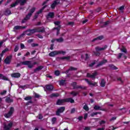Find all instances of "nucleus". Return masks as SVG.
<instances>
[{
	"label": "nucleus",
	"instance_id": "obj_1",
	"mask_svg": "<svg viewBox=\"0 0 130 130\" xmlns=\"http://www.w3.org/2000/svg\"><path fill=\"white\" fill-rule=\"evenodd\" d=\"M15 111V109H14V107H11L10 109V110L8 113L5 114L4 116L6 117V118H10L12 115H13V114L14 113V112Z\"/></svg>",
	"mask_w": 130,
	"mask_h": 130
},
{
	"label": "nucleus",
	"instance_id": "obj_2",
	"mask_svg": "<svg viewBox=\"0 0 130 130\" xmlns=\"http://www.w3.org/2000/svg\"><path fill=\"white\" fill-rule=\"evenodd\" d=\"M71 86L73 87V89H83V90H85L86 89V87H82V86L80 85H77V82H74L71 83Z\"/></svg>",
	"mask_w": 130,
	"mask_h": 130
},
{
	"label": "nucleus",
	"instance_id": "obj_3",
	"mask_svg": "<svg viewBox=\"0 0 130 130\" xmlns=\"http://www.w3.org/2000/svg\"><path fill=\"white\" fill-rule=\"evenodd\" d=\"M21 63L23 66H28V68H29V69H32V68H33V64H32L31 61H22L21 62Z\"/></svg>",
	"mask_w": 130,
	"mask_h": 130
},
{
	"label": "nucleus",
	"instance_id": "obj_4",
	"mask_svg": "<svg viewBox=\"0 0 130 130\" xmlns=\"http://www.w3.org/2000/svg\"><path fill=\"white\" fill-rule=\"evenodd\" d=\"M64 110H66V107H61L58 108L56 112V115L59 116L60 115V113H62Z\"/></svg>",
	"mask_w": 130,
	"mask_h": 130
},
{
	"label": "nucleus",
	"instance_id": "obj_5",
	"mask_svg": "<svg viewBox=\"0 0 130 130\" xmlns=\"http://www.w3.org/2000/svg\"><path fill=\"white\" fill-rule=\"evenodd\" d=\"M12 57H13L12 56H7L4 60L5 63L6 64H10V63H11V61H12Z\"/></svg>",
	"mask_w": 130,
	"mask_h": 130
},
{
	"label": "nucleus",
	"instance_id": "obj_6",
	"mask_svg": "<svg viewBox=\"0 0 130 130\" xmlns=\"http://www.w3.org/2000/svg\"><path fill=\"white\" fill-rule=\"evenodd\" d=\"M13 126V123L10 122L8 125H4V129L5 130H11L12 127Z\"/></svg>",
	"mask_w": 130,
	"mask_h": 130
},
{
	"label": "nucleus",
	"instance_id": "obj_7",
	"mask_svg": "<svg viewBox=\"0 0 130 130\" xmlns=\"http://www.w3.org/2000/svg\"><path fill=\"white\" fill-rule=\"evenodd\" d=\"M45 91H52L53 90V86L51 85H46V88L44 87Z\"/></svg>",
	"mask_w": 130,
	"mask_h": 130
},
{
	"label": "nucleus",
	"instance_id": "obj_8",
	"mask_svg": "<svg viewBox=\"0 0 130 130\" xmlns=\"http://www.w3.org/2000/svg\"><path fill=\"white\" fill-rule=\"evenodd\" d=\"M106 48H107V45H105L103 48L96 47H95V50L98 52V51H103V50H105Z\"/></svg>",
	"mask_w": 130,
	"mask_h": 130
},
{
	"label": "nucleus",
	"instance_id": "obj_9",
	"mask_svg": "<svg viewBox=\"0 0 130 130\" xmlns=\"http://www.w3.org/2000/svg\"><path fill=\"white\" fill-rule=\"evenodd\" d=\"M107 62V60L106 59H104L100 61L96 66V68H99V67H101L103 66V64H105Z\"/></svg>",
	"mask_w": 130,
	"mask_h": 130
},
{
	"label": "nucleus",
	"instance_id": "obj_10",
	"mask_svg": "<svg viewBox=\"0 0 130 130\" xmlns=\"http://www.w3.org/2000/svg\"><path fill=\"white\" fill-rule=\"evenodd\" d=\"M36 11V8L32 7L31 9L29 10V12L28 13L27 15L28 17L30 18V17L32 16L33 13Z\"/></svg>",
	"mask_w": 130,
	"mask_h": 130
},
{
	"label": "nucleus",
	"instance_id": "obj_11",
	"mask_svg": "<svg viewBox=\"0 0 130 130\" xmlns=\"http://www.w3.org/2000/svg\"><path fill=\"white\" fill-rule=\"evenodd\" d=\"M49 18L51 19H53V18H54V13L49 12L46 16V18L47 19L49 20Z\"/></svg>",
	"mask_w": 130,
	"mask_h": 130
},
{
	"label": "nucleus",
	"instance_id": "obj_12",
	"mask_svg": "<svg viewBox=\"0 0 130 130\" xmlns=\"http://www.w3.org/2000/svg\"><path fill=\"white\" fill-rule=\"evenodd\" d=\"M121 57H123L124 59H126V56H125L124 55V53H120L119 54H118V56L117 57V58H118V59H120V58H121Z\"/></svg>",
	"mask_w": 130,
	"mask_h": 130
},
{
	"label": "nucleus",
	"instance_id": "obj_13",
	"mask_svg": "<svg viewBox=\"0 0 130 130\" xmlns=\"http://www.w3.org/2000/svg\"><path fill=\"white\" fill-rule=\"evenodd\" d=\"M27 26H22L20 25H16L14 27V30H20L21 29H26Z\"/></svg>",
	"mask_w": 130,
	"mask_h": 130
},
{
	"label": "nucleus",
	"instance_id": "obj_14",
	"mask_svg": "<svg viewBox=\"0 0 130 130\" xmlns=\"http://www.w3.org/2000/svg\"><path fill=\"white\" fill-rule=\"evenodd\" d=\"M66 103V99L64 100H58L56 104L57 105H62L63 103Z\"/></svg>",
	"mask_w": 130,
	"mask_h": 130
},
{
	"label": "nucleus",
	"instance_id": "obj_15",
	"mask_svg": "<svg viewBox=\"0 0 130 130\" xmlns=\"http://www.w3.org/2000/svg\"><path fill=\"white\" fill-rule=\"evenodd\" d=\"M37 32L38 33H44V32H45V28L42 27H40L39 28H37Z\"/></svg>",
	"mask_w": 130,
	"mask_h": 130
},
{
	"label": "nucleus",
	"instance_id": "obj_16",
	"mask_svg": "<svg viewBox=\"0 0 130 130\" xmlns=\"http://www.w3.org/2000/svg\"><path fill=\"white\" fill-rule=\"evenodd\" d=\"M87 76L89 78L95 79V77L97 76V72H94L92 75H91L90 73H87Z\"/></svg>",
	"mask_w": 130,
	"mask_h": 130
},
{
	"label": "nucleus",
	"instance_id": "obj_17",
	"mask_svg": "<svg viewBox=\"0 0 130 130\" xmlns=\"http://www.w3.org/2000/svg\"><path fill=\"white\" fill-rule=\"evenodd\" d=\"M85 81L87 82V83H88V85H89V86H96V85H97V82H93L92 83V82L89 81V80L88 79H85Z\"/></svg>",
	"mask_w": 130,
	"mask_h": 130
},
{
	"label": "nucleus",
	"instance_id": "obj_18",
	"mask_svg": "<svg viewBox=\"0 0 130 130\" xmlns=\"http://www.w3.org/2000/svg\"><path fill=\"white\" fill-rule=\"evenodd\" d=\"M11 77L13 78H20L21 74L19 73H13L11 74Z\"/></svg>",
	"mask_w": 130,
	"mask_h": 130
},
{
	"label": "nucleus",
	"instance_id": "obj_19",
	"mask_svg": "<svg viewBox=\"0 0 130 130\" xmlns=\"http://www.w3.org/2000/svg\"><path fill=\"white\" fill-rule=\"evenodd\" d=\"M93 109H94V110H102V111H105V109H101V107L97 105H95L93 107Z\"/></svg>",
	"mask_w": 130,
	"mask_h": 130
},
{
	"label": "nucleus",
	"instance_id": "obj_20",
	"mask_svg": "<svg viewBox=\"0 0 130 130\" xmlns=\"http://www.w3.org/2000/svg\"><path fill=\"white\" fill-rule=\"evenodd\" d=\"M43 66H40L37 68L36 69L34 70V73H37V72H40L42 69H43Z\"/></svg>",
	"mask_w": 130,
	"mask_h": 130
},
{
	"label": "nucleus",
	"instance_id": "obj_21",
	"mask_svg": "<svg viewBox=\"0 0 130 130\" xmlns=\"http://www.w3.org/2000/svg\"><path fill=\"white\" fill-rule=\"evenodd\" d=\"M49 56L53 57L55 56V55H57V51H54L52 52H51L49 54Z\"/></svg>",
	"mask_w": 130,
	"mask_h": 130
},
{
	"label": "nucleus",
	"instance_id": "obj_22",
	"mask_svg": "<svg viewBox=\"0 0 130 130\" xmlns=\"http://www.w3.org/2000/svg\"><path fill=\"white\" fill-rule=\"evenodd\" d=\"M29 19H30V17L29 16H28L27 15L26 16V17L22 19L21 23L22 24H24V23H26L27 22V21H28V20H29Z\"/></svg>",
	"mask_w": 130,
	"mask_h": 130
},
{
	"label": "nucleus",
	"instance_id": "obj_23",
	"mask_svg": "<svg viewBox=\"0 0 130 130\" xmlns=\"http://www.w3.org/2000/svg\"><path fill=\"white\" fill-rule=\"evenodd\" d=\"M26 32H29L32 35V34H34V33H36V32H37V31L36 28H34L32 29H27L26 30Z\"/></svg>",
	"mask_w": 130,
	"mask_h": 130
},
{
	"label": "nucleus",
	"instance_id": "obj_24",
	"mask_svg": "<svg viewBox=\"0 0 130 130\" xmlns=\"http://www.w3.org/2000/svg\"><path fill=\"white\" fill-rule=\"evenodd\" d=\"M81 58L82 59H84L85 60H88V59H89V58H90V57L89 56V54L87 53L85 54V57L84 56V55H81Z\"/></svg>",
	"mask_w": 130,
	"mask_h": 130
},
{
	"label": "nucleus",
	"instance_id": "obj_25",
	"mask_svg": "<svg viewBox=\"0 0 130 130\" xmlns=\"http://www.w3.org/2000/svg\"><path fill=\"white\" fill-rule=\"evenodd\" d=\"M4 14H5V16H9V15H11V14H12V12H11V10H10L9 9H7L5 10Z\"/></svg>",
	"mask_w": 130,
	"mask_h": 130
},
{
	"label": "nucleus",
	"instance_id": "obj_26",
	"mask_svg": "<svg viewBox=\"0 0 130 130\" xmlns=\"http://www.w3.org/2000/svg\"><path fill=\"white\" fill-rule=\"evenodd\" d=\"M65 102H70V103H75V100H74L72 98H68L65 99Z\"/></svg>",
	"mask_w": 130,
	"mask_h": 130
},
{
	"label": "nucleus",
	"instance_id": "obj_27",
	"mask_svg": "<svg viewBox=\"0 0 130 130\" xmlns=\"http://www.w3.org/2000/svg\"><path fill=\"white\" fill-rule=\"evenodd\" d=\"M106 84V82H105V80L104 79H102L100 83L101 87H105Z\"/></svg>",
	"mask_w": 130,
	"mask_h": 130
},
{
	"label": "nucleus",
	"instance_id": "obj_28",
	"mask_svg": "<svg viewBox=\"0 0 130 130\" xmlns=\"http://www.w3.org/2000/svg\"><path fill=\"white\" fill-rule=\"evenodd\" d=\"M0 79H2V80H4L5 81H9V79L7 78L6 76H5L2 74H0Z\"/></svg>",
	"mask_w": 130,
	"mask_h": 130
},
{
	"label": "nucleus",
	"instance_id": "obj_29",
	"mask_svg": "<svg viewBox=\"0 0 130 130\" xmlns=\"http://www.w3.org/2000/svg\"><path fill=\"white\" fill-rule=\"evenodd\" d=\"M71 95H73V97H76L77 95H79V91H72L70 92Z\"/></svg>",
	"mask_w": 130,
	"mask_h": 130
},
{
	"label": "nucleus",
	"instance_id": "obj_30",
	"mask_svg": "<svg viewBox=\"0 0 130 130\" xmlns=\"http://www.w3.org/2000/svg\"><path fill=\"white\" fill-rule=\"evenodd\" d=\"M21 1V0H17L16 2H15V3L11 4V8H14V7H16V6L18 5V4L19 3H20V1Z\"/></svg>",
	"mask_w": 130,
	"mask_h": 130
},
{
	"label": "nucleus",
	"instance_id": "obj_31",
	"mask_svg": "<svg viewBox=\"0 0 130 130\" xmlns=\"http://www.w3.org/2000/svg\"><path fill=\"white\" fill-rule=\"evenodd\" d=\"M57 5L58 4H56V1H54L53 3L51 5V9H55V7H56V6H57Z\"/></svg>",
	"mask_w": 130,
	"mask_h": 130
},
{
	"label": "nucleus",
	"instance_id": "obj_32",
	"mask_svg": "<svg viewBox=\"0 0 130 130\" xmlns=\"http://www.w3.org/2000/svg\"><path fill=\"white\" fill-rule=\"evenodd\" d=\"M46 7H47V5H45L41 9H40L39 11L37 12V14L39 15V14H41L42 13V11H43V10H44V9H45Z\"/></svg>",
	"mask_w": 130,
	"mask_h": 130
},
{
	"label": "nucleus",
	"instance_id": "obj_33",
	"mask_svg": "<svg viewBox=\"0 0 130 130\" xmlns=\"http://www.w3.org/2000/svg\"><path fill=\"white\" fill-rule=\"evenodd\" d=\"M59 96V94L58 93H53L50 95L49 97L50 98H53V97H58Z\"/></svg>",
	"mask_w": 130,
	"mask_h": 130
},
{
	"label": "nucleus",
	"instance_id": "obj_34",
	"mask_svg": "<svg viewBox=\"0 0 130 130\" xmlns=\"http://www.w3.org/2000/svg\"><path fill=\"white\" fill-rule=\"evenodd\" d=\"M109 67L110 68V69H111V70H117V67L112 64H109Z\"/></svg>",
	"mask_w": 130,
	"mask_h": 130
},
{
	"label": "nucleus",
	"instance_id": "obj_35",
	"mask_svg": "<svg viewBox=\"0 0 130 130\" xmlns=\"http://www.w3.org/2000/svg\"><path fill=\"white\" fill-rule=\"evenodd\" d=\"M57 54H62L63 55H64L66 53H67V52L65 51H57Z\"/></svg>",
	"mask_w": 130,
	"mask_h": 130
},
{
	"label": "nucleus",
	"instance_id": "obj_36",
	"mask_svg": "<svg viewBox=\"0 0 130 130\" xmlns=\"http://www.w3.org/2000/svg\"><path fill=\"white\" fill-rule=\"evenodd\" d=\"M66 80H61V81H60V86H64V85H66Z\"/></svg>",
	"mask_w": 130,
	"mask_h": 130
},
{
	"label": "nucleus",
	"instance_id": "obj_37",
	"mask_svg": "<svg viewBox=\"0 0 130 130\" xmlns=\"http://www.w3.org/2000/svg\"><path fill=\"white\" fill-rule=\"evenodd\" d=\"M56 41L59 43H61V42H63V38H60L59 39H56Z\"/></svg>",
	"mask_w": 130,
	"mask_h": 130
},
{
	"label": "nucleus",
	"instance_id": "obj_38",
	"mask_svg": "<svg viewBox=\"0 0 130 130\" xmlns=\"http://www.w3.org/2000/svg\"><path fill=\"white\" fill-rule=\"evenodd\" d=\"M27 1L28 0H22L20 2H19L20 6H24L27 3Z\"/></svg>",
	"mask_w": 130,
	"mask_h": 130
},
{
	"label": "nucleus",
	"instance_id": "obj_39",
	"mask_svg": "<svg viewBox=\"0 0 130 130\" xmlns=\"http://www.w3.org/2000/svg\"><path fill=\"white\" fill-rule=\"evenodd\" d=\"M13 100L11 99L10 98H7L6 99V102H7V103H12L13 102Z\"/></svg>",
	"mask_w": 130,
	"mask_h": 130
},
{
	"label": "nucleus",
	"instance_id": "obj_40",
	"mask_svg": "<svg viewBox=\"0 0 130 130\" xmlns=\"http://www.w3.org/2000/svg\"><path fill=\"white\" fill-rule=\"evenodd\" d=\"M109 21H107V22H104L103 23V25L101 27L102 28H104V27H106L107 26V25H109Z\"/></svg>",
	"mask_w": 130,
	"mask_h": 130
},
{
	"label": "nucleus",
	"instance_id": "obj_41",
	"mask_svg": "<svg viewBox=\"0 0 130 130\" xmlns=\"http://www.w3.org/2000/svg\"><path fill=\"white\" fill-rule=\"evenodd\" d=\"M63 59H66V60H67L68 61H70V59H71V56H66V57H62V58Z\"/></svg>",
	"mask_w": 130,
	"mask_h": 130
},
{
	"label": "nucleus",
	"instance_id": "obj_42",
	"mask_svg": "<svg viewBox=\"0 0 130 130\" xmlns=\"http://www.w3.org/2000/svg\"><path fill=\"white\" fill-rule=\"evenodd\" d=\"M83 109L85 110V111H89V107L86 104L83 106Z\"/></svg>",
	"mask_w": 130,
	"mask_h": 130
},
{
	"label": "nucleus",
	"instance_id": "obj_43",
	"mask_svg": "<svg viewBox=\"0 0 130 130\" xmlns=\"http://www.w3.org/2000/svg\"><path fill=\"white\" fill-rule=\"evenodd\" d=\"M51 121H52V124H54V123H55V122L56 121V117L52 118Z\"/></svg>",
	"mask_w": 130,
	"mask_h": 130
},
{
	"label": "nucleus",
	"instance_id": "obj_44",
	"mask_svg": "<svg viewBox=\"0 0 130 130\" xmlns=\"http://www.w3.org/2000/svg\"><path fill=\"white\" fill-rule=\"evenodd\" d=\"M96 63V61H93V62L91 63L90 64H89V67H90V68H92V67H94V66L95 64Z\"/></svg>",
	"mask_w": 130,
	"mask_h": 130
},
{
	"label": "nucleus",
	"instance_id": "obj_45",
	"mask_svg": "<svg viewBox=\"0 0 130 130\" xmlns=\"http://www.w3.org/2000/svg\"><path fill=\"white\" fill-rule=\"evenodd\" d=\"M31 99H32V97L31 96H26L24 98V100H26V101H28L29 100H31Z\"/></svg>",
	"mask_w": 130,
	"mask_h": 130
},
{
	"label": "nucleus",
	"instance_id": "obj_46",
	"mask_svg": "<svg viewBox=\"0 0 130 130\" xmlns=\"http://www.w3.org/2000/svg\"><path fill=\"white\" fill-rule=\"evenodd\" d=\"M77 70H78L77 68H74L73 67H71L70 68H69V70L70 71H77Z\"/></svg>",
	"mask_w": 130,
	"mask_h": 130
},
{
	"label": "nucleus",
	"instance_id": "obj_47",
	"mask_svg": "<svg viewBox=\"0 0 130 130\" xmlns=\"http://www.w3.org/2000/svg\"><path fill=\"white\" fill-rule=\"evenodd\" d=\"M63 60V59L62 58V57H57L56 58V60H57V61H59L60 60Z\"/></svg>",
	"mask_w": 130,
	"mask_h": 130
},
{
	"label": "nucleus",
	"instance_id": "obj_48",
	"mask_svg": "<svg viewBox=\"0 0 130 130\" xmlns=\"http://www.w3.org/2000/svg\"><path fill=\"white\" fill-rule=\"evenodd\" d=\"M19 50V46L16 45L15 46V49H14V51L15 52H17Z\"/></svg>",
	"mask_w": 130,
	"mask_h": 130
},
{
	"label": "nucleus",
	"instance_id": "obj_49",
	"mask_svg": "<svg viewBox=\"0 0 130 130\" xmlns=\"http://www.w3.org/2000/svg\"><path fill=\"white\" fill-rule=\"evenodd\" d=\"M60 73H59V71L57 70L55 71L54 74L55 75V76H58L59 75H60Z\"/></svg>",
	"mask_w": 130,
	"mask_h": 130
},
{
	"label": "nucleus",
	"instance_id": "obj_50",
	"mask_svg": "<svg viewBox=\"0 0 130 130\" xmlns=\"http://www.w3.org/2000/svg\"><path fill=\"white\" fill-rule=\"evenodd\" d=\"M75 112H76V109L75 108H73L71 109V114H73V113H75Z\"/></svg>",
	"mask_w": 130,
	"mask_h": 130
},
{
	"label": "nucleus",
	"instance_id": "obj_51",
	"mask_svg": "<svg viewBox=\"0 0 130 130\" xmlns=\"http://www.w3.org/2000/svg\"><path fill=\"white\" fill-rule=\"evenodd\" d=\"M119 10L120 11H121V13H123V10H124V6H121L120 8H119Z\"/></svg>",
	"mask_w": 130,
	"mask_h": 130
},
{
	"label": "nucleus",
	"instance_id": "obj_52",
	"mask_svg": "<svg viewBox=\"0 0 130 130\" xmlns=\"http://www.w3.org/2000/svg\"><path fill=\"white\" fill-rule=\"evenodd\" d=\"M68 25H69L70 26H74V25H75V22H68Z\"/></svg>",
	"mask_w": 130,
	"mask_h": 130
},
{
	"label": "nucleus",
	"instance_id": "obj_53",
	"mask_svg": "<svg viewBox=\"0 0 130 130\" xmlns=\"http://www.w3.org/2000/svg\"><path fill=\"white\" fill-rule=\"evenodd\" d=\"M103 38H104V37L103 36H101L98 37V39L99 40H102V39H103Z\"/></svg>",
	"mask_w": 130,
	"mask_h": 130
},
{
	"label": "nucleus",
	"instance_id": "obj_54",
	"mask_svg": "<svg viewBox=\"0 0 130 130\" xmlns=\"http://www.w3.org/2000/svg\"><path fill=\"white\" fill-rule=\"evenodd\" d=\"M25 34L26 35H28V36H31L32 35L31 34V32H27V30L25 31Z\"/></svg>",
	"mask_w": 130,
	"mask_h": 130
},
{
	"label": "nucleus",
	"instance_id": "obj_55",
	"mask_svg": "<svg viewBox=\"0 0 130 130\" xmlns=\"http://www.w3.org/2000/svg\"><path fill=\"white\" fill-rule=\"evenodd\" d=\"M54 29H56L57 30V31H59V30H60V25H58V26L57 27H54Z\"/></svg>",
	"mask_w": 130,
	"mask_h": 130
},
{
	"label": "nucleus",
	"instance_id": "obj_56",
	"mask_svg": "<svg viewBox=\"0 0 130 130\" xmlns=\"http://www.w3.org/2000/svg\"><path fill=\"white\" fill-rule=\"evenodd\" d=\"M121 51L122 52H124V53H126V52H127V51H126V49H125V48L121 49Z\"/></svg>",
	"mask_w": 130,
	"mask_h": 130
},
{
	"label": "nucleus",
	"instance_id": "obj_57",
	"mask_svg": "<svg viewBox=\"0 0 130 130\" xmlns=\"http://www.w3.org/2000/svg\"><path fill=\"white\" fill-rule=\"evenodd\" d=\"M117 81H119L120 82H121V84H122L123 83V81H122V80H121V78L119 77L118 78H117Z\"/></svg>",
	"mask_w": 130,
	"mask_h": 130
},
{
	"label": "nucleus",
	"instance_id": "obj_58",
	"mask_svg": "<svg viewBox=\"0 0 130 130\" xmlns=\"http://www.w3.org/2000/svg\"><path fill=\"white\" fill-rule=\"evenodd\" d=\"M54 24L55 25H56V26H58V25L60 24V21H57L54 22Z\"/></svg>",
	"mask_w": 130,
	"mask_h": 130
},
{
	"label": "nucleus",
	"instance_id": "obj_59",
	"mask_svg": "<svg viewBox=\"0 0 130 130\" xmlns=\"http://www.w3.org/2000/svg\"><path fill=\"white\" fill-rule=\"evenodd\" d=\"M38 44L32 43L31 46L32 47H35V46H38Z\"/></svg>",
	"mask_w": 130,
	"mask_h": 130
},
{
	"label": "nucleus",
	"instance_id": "obj_60",
	"mask_svg": "<svg viewBox=\"0 0 130 130\" xmlns=\"http://www.w3.org/2000/svg\"><path fill=\"white\" fill-rule=\"evenodd\" d=\"M97 114H98V113H97V112L92 113V114H91L90 116L93 117V116H94V115H97Z\"/></svg>",
	"mask_w": 130,
	"mask_h": 130
},
{
	"label": "nucleus",
	"instance_id": "obj_61",
	"mask_svg": "<svg viewBox=\"0 0 130 130\" xmlns=\"http://www.w3.org/2000/svg\"><path fill=\"white\" fill-rule=\"evenodd\" d=\"M115 119H116V117H113L110 119V121H113V120H115Z\"/></svg>",
	"mask_w": 130,
	"mask_h": 130
},
{
	"label": "nucleus",
	"instance_id": "obj_62",
	"mask_svg": "<svg viewBox=\"0 0 130 130\" xmlns=\"http://www.w3.org/2000/svg\"><path fill=\"white\" fill-rule=\"evenodd\" d=\"M7 93V90H3V91L1 92V95H5V94Z\"/></svg>",
	"mask_w": 130,
	"mask_h": 130
},
{
	"label": "nucleus",
	"instance_id": "obj_63",
	"mask_svg": "<svg viewBox=\"0 0 130 130\" xmlns=\"http://www.w3.org/2000/svg\"><path fill=\"white\" fill-rule=\"evenodd\" d=\"M8 50H9V49L6 48L5 49H4V50L2 51V53H6V52H7V51H8Z\"/></svg>",
	"mask_w": 130,
	"mask_h": 130
},
{
	"label": "nucleus",
	"instance_id": "obj_64",
	"mask_svg": "<svg viewBox=\"0 0 130 130\" xmlns=\"http://www.w3.org/2000/svg\"><path fill=\"white\" fill-rule=\"evenodd\" d=\"M90 128L91 127L90 126H87L85 127L84 130H91Z\"/></svg>",
	"mask_w": 130,
	"mask_h": 130
}]
</instances>
